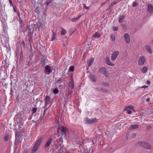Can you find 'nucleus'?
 Returning a JSON list of instances; mask_svg holds the SVG:
<instances>
[{
  "mask_svg": "<svg viewBox=\"0 0 153 153\" xmlns=\"http://www.w3.org/2000/svg\"><path fill=\"white\" fill-rule=\"evenodd\" d=\"M42 141V138L41 137L36 141L33 148L32 153H35L36 151Z\"/></svg>",
  "mask_w": 153,
  "mask_h": 153,
  "instance_id": "nucleus-1",
  "label": "nucleus"
},
{
  "mask_svg": "<svg viewBox=\"0 0 153 153\" xmlns=\"http://www.w3.org/2000/svg\"><path fill=\"white\" fill-rule=\"evenodd\" d=\"M139 145L142 147L149 150L152 149V146L149 143L144 142H140L139 143Z\"/></svg>",
  "mask_w": 153,
  "mask_h": 153,
  "instance_id": "nucleus-2",
  "label": "nucleus"
},
{
  "mask_svg": "<svg viewBox=\"0 0 153 153\" xmlns=\"http://www.w3.org/2000/svg\"><path fill=\"white\" fill-rule=\"evenodd\" d=\"M51 100V98L49 96H46L45 99V103L44 106L42 107L43 108H47V106L50 104Z\"/></svg>",
  "mask_w": 153,
  "mask_h": 153,
  "instance_id": "nucleus-3",
  "label": "nucleus"
},
{
  "mask_svg": "<svg viewBox=\"0 0 153 153\" xmlns=\"http://www.w3.org/2000/svg\"><path fill=\"white\" fill-rule=\"evenodd\" d=\"M99 72L104 75L107 77L108 76L109 74L108 71H107L106 68L105 67L100 68L99 70Z\"/></svg>",
  "mask_w": 153,
  "mask_h": 153,
  "instance_id": "nucleus-4",
  "label": "nucleus"
},
{
  "mask_svg": "<svg viewBox=\"0 0 153 153\" xmlns=\"http://www.w3.org/2000/svg\"><path fill=\"white\" fill-rule=\"evenodd\" d=\"M97 119L96 118H92L91 119L87 118L86 119V121L87 123L89 124L96 123L97 121Z\"/></svg>",
  "mask_w": 153,
  "mask_h": 153,
  "instance_id": "nucleus-5",
  "label": "nucleus"
},
{
  "mask_svg": "<svg viewBox=\"0 0 153 153\" xmlns=\"http://www.w3.org/2000/svg\"><path fill=\"white\" fill-rule=\"evenodd\" d=\"M125 110L126 111V112L128 114H131L132 113L131 110L134 111L133 106L131 105H129L127 106L125 108Z\"/></svg>",
  "mask_w": 153,
  "mask_h": 153,
  "instance_id": "nucleus-6",
  "label": "nucleus"
},
{
  "mask_svg": "<svg viewBox=\"0 0 153 153\" xmlns=\"http://www.w3.org/2000/svg\"><path fill=\"white\" fill-rule=\"evenodd\" d=\"M50 107H48V108H44V110L41 111V114L40 115L39 119L38 120V121H41L44 116L45 115V114L47 110L48 109L50 108Z\"/></svg>",
  "mask_w": 153,
  "mask_h": 153,
  "instance_id": "nucleus-7",
  "label": "nucleus"
},
{
  "mask_svg": "<svg viewBox=\"0 0 153 153\" xmlns=\"http://www.w3.org/2000/svg\"><path fill=\"white\" fill-rule=\"evenodd\" d=\"M69 129L66 127L64 126H62L61 128V136H63L64 134H65L68 131Z\"/></svg>",
  "mask_w": 153,
  "mask_h": 153,
  "instance_id": "nucleus-8",
  "label": "nucleus"
},
{
  "mask_svg": "<svg viewBox=\"0 0 153 153\" xmlns=\"http://www.w3.org/2000/svg\"><path fill=\"white\" fill-rule=\"evenodd\" d=\"M119 53V52L118 51H116L113 53L111 57V60L113 61H114L118 55Z\"/></svg>",
  "mask_w": 153,
  "mask_h": 153,
  "instance_id": "nucleus-9",
  "label": "nucleus"
},
{
  "mask_svg": "<svg viewBox=\"0 0 153 153\" xmlns=\"http://www.w3.org/2000/svg\"><path fill=\"white\" fill-rule=\"evenodd\" d=\"M146 62V60L144 56H141L140 58L138 63L139 65H143Z\"/></svg>",
  "mask_w": 153,
  "mask_h": 153,
  "instance_id": "nucleus-10",
  "label": "nucleus"
},
{
  "mask_svg": "<svg viewBox=\"0 0 153 153\" xmlns=\"http://www.w3.org/2000/svg\"><path fill=\"white\" fill-rule=\"evenodd\" d=\"M0 18H2L5 21L7 19V15L4 13L3 10H0Z\"/></svg>",
  "mask_w": 153,
  "mask_h": 153,
  "instance_id": "nucleus-11",
  "label": "nucleus"
},
{
  "mask_svg": "<svg viewBox=\"0 0 153 153\" xmlns=\"http://www.w3.org/2000/svg\"><path fill=\"white\" fill-rule=\"evenodd\" d=\"M45 73L48 74H49L52 72L51 68L48 65H47L45 68Z\"/></svg>",
  "mask_w": 153,
  "mask_h": 153,
  "instance_id": "nucleus-12",
  "label": "nucleus"
},
{
  "mask_svg": "<svg viewBox=\"0 0 153 153\" xmlns=\"http://www.w3.org/2000/svg\"><path fill=\"white\" fill-rule=\"evenodd\" d=\"M89 78L92 82H95L97 80L96 76L94 74H90Z\"/></svg>",
  "mask_w": 153,
  "mask_h": 153,
  "instance_id": "nucleus-13",
  "label": "nucleus"
},
{
  "mask_svg": "<svg viewBox=\"0 0 153 153\" xmlns=\"http://www.w3.org/2000/svg\"><path fill=\"white\" fill-rule=\"evenodd\" d=\"M125 40L126 43H129L130 42V38L128 34L126 33L124 35Z\"/></svg>",
  "mask_w": 153,
  "mask_h": 153,
  "instance_id": "nucleus-14",
  "label": "nucleus"
},
{
  "mask_svg": "<svg viewBox=\"0 0 153 153\" xmlns=\"http://www.w3.org/2000/svg\"><path fill=\"white\" fill-rule=\"evenodd\" d=\"M40 0H37V1L36 2L34 0H32V2L33 4L34 5V7L37 9L39 7V5L40 4V3L39 1Z\"/></svg>",
  "mask_w": 153,
  "mask_h": 153,
  "instance_id": "nucleus-15",
  "label": "nucleus"
},
{
  "mask_svg": "<svg viewBox=\"0 0 153 153\" xmlns=\"http://www.w3.org/2000/svg\"><path fill=\"white\" fill-rule=\"evenodd\" d=\"M52 140V138H50L48 139V141L45 143V145L44 146V149L47 148L49 147V146H50V145L51 142Z\"/></svg>",
  "mask_w": 153,
  "mask_h": 153,
  "instance_id": "nucleus-16",
  "label": "nucleus"
},
{
  "mask_svg": "<svg viewBox=\"0 0 153 153\" xmlns=\"http://www.w3.org/2000/svg\"><path fill=\"white\" fill-rule=\"evenodd\" d=\"M106 63L108 65L114 66V64L110 62V59L108 56H107L106 58Z\"/></svg>",
  "mask_w": 153,
  "mask_h": 153,
  "instance_id": "nucleus-17",
  "label": "nucleus"
},
{
  "mask_svg": "<svg viewBox=\"0 0 153 153\" xmlns=\"http://www.w3.org/2000/svg\"><path fill=\"white\" fill-rule=\"evenodd\" d=\"M145 48L147 51L149 53L151 54L152 53L151 48L150 46L146 45H145Z\"/></svg>",
  "mask_w": 153,
  "mask_h": 153,
  "instance_id": "nucleus-18",
  "label": "nucleus"
},
{
  "mask_svg": "<svg viewBox=\"0 0 153 153\" xmlns=\"http://www.w3.org/2000/svg\"><path fill=\"white\" fill-rule=\"evenodd\" d=\"M94 60L93 58H92L91 59H89L88 60L87 63L89 66H90L92 65L94 61Z\"/></svg>",
  "mask_w": 153,
  "mask_h": 153,
  "instance_id": "nucleus-19",
  "label": "nucleus"
},
{
  "mask_svg": "<svg viewBox=\"0 0 153 153\" xmlns=\"http://www.w3.org/2000/svg\"><path fill=\"white\" fill-rule=\"evenodd\" d=\"M147 10L149 13H152L153 11V7L152 5L149 4L147 7Z\"/></svg>",
  "mask_w": 153,
  "mask_h": 153,
  "instance_id": "nucleus-20",
  "label": "nucleus"
},
{
  "mask_svg": "<svg viewBox=\"0 0 153 153\" xmlns=\"http://www.w3.org/2000/svg\"><path fill=\"white\" fill-rule=\"evenodd\" d=\"M100 36V33H98L97 32H96L94 33L93 35L92 36L93 37H94L95 38H98Z\"/></svg>",
  "mask_w": 153,
  "mask_h": 153,
  "instance_id": "nucleus-21",
  "label": "nucleus"
},
{
  "mask_svg": "<svg viewBox=\"0 0 153 153\" xmlns=\"http://www.w3.org/2000/svg\"><path fill=\"white\" fill-rule=\"evenodd\" d=\"M139 127L138 125H131L129 127V129H135Z\"/></svg>",
  "mask_w": 153,
  "mask_h": 153,
  "instance_id": "nucleus-22",
  "label": "nucleus"
},
{
  "mask_svg": "<svg viewBox=\"0 0 153 153\" xmlns=\"http://www.w3.org/2000/svg\"><path fill=\"white\" fill-rule=\"evenodd\" d=\"M126 17L124 15H122L120 16L119 18V22L120 23L122 22L123 20L125 19Z\"/></svg>",
  "mask_w": 153,
  "mask_h": 153,
  "instance_id": "nucleus-23",
  "label": "nucleus"
},
{
  "mask_svg": "<svg viewBox=\"0 0 153 153\" xmlns=\"http://www.w3.org/2000/svg\"><path fill=\"white\" fill-rule=\"evenodd\" d=\"M25 44L24 41H22L20 45V48L21 50H22V48H25Z\"/></svg>",
  "mask_w": 153,
  "mask_h": 153,
  "instance_id": "nucleus-24",
  "label": "nucleus"
},
{
  "mask_svg": "<svg viewBox=\"0 0 153 153\" xmlns=\"http://www.w3.org/2000/svg\"><path fill=\"white\" fill-rule=\"evenodd\" d=\"M23 52L22 51V50H21L20 53V59H19V61L20 62H22L23 61Z\"/></svg>",
  "mask_w": 153,
  "mask_h": 153,
  "instance_id": "nucleus-25",
  "label": "nucleus"
},
{
  "mask_svg": "<svg viewBox=\"0 0 153 153\" xmlns=\"http://www.w3.org/2000/svg\"><path fill=\"white\" fill-rule=\"evenodd\" d=\"M56 33L53 31L52 37L51 39V41H53L55 39L56 37Z\"/></svg>",
  "mask_w": 153,
  "mask_h": 153,
  "instance_id": "nucleus-26",
  "label": "nucleus"
},
{
  "mask_svg": "<svg viewBox=\"0 0 153 153\" xmlns=\"http://www.w3.org/2000/svg\"><path fill=\"white\" fill-rule=\"evenodd\" d=\"M148 71V69L146 67L144 66L142 69V71L143 73H146Z\"/></svg>",
  "mask_w": 153,
  "mask_h": 153,
  "instance_id": "nucleus-27",
  "label": "nucleus"
},
{
  "mask_svg": "<svg viewBox=\"0 0 153 153\" xmlns=\"http://www.w3.org/2000/svg\"><path fill=\"white\" fill-rule=\"evenodd\" d=\"M70 94V93H66L65 94V96L66 98H65L64 101L65 103H66L67 102V99Z\"/></svg>",
  "mask_w": 153,
  "mask_h": 153,
  "instance_id": "nucleus-28",
  "label": "nucleus"
},
{
  "mask_svg": "<svg viewBox=\"0 0 153 153\" xmlns=\"http://www.w3.org/2000/svg\"><path fill=\"white\" fill-rule=\"evenodd\" d=\"M81 16V15H79L77 17L73 19L72 20V22H76L80 19Z\"/></svg>",
  "mask_w": 153,
  "mask_h": 153,
  "instance_id": "nucleus-29",
  "label": "nucleus"
},
{
  "mask_svg": "<svg viewBox=\"0 0 153 153\" xmlns=\"http://www.w3.org/2000/svg\"><path fill=\"white\" fill-rule=\"evenodd\" d=\"M52 2L51 1H49L48 0H47L45 3L44 4V5L45 6H48L49 4H50Z\"/></svg>",
  "mask_w": 153,
  "mask_h": 153,
  "instance_id": "nucleus-30",
  "label": "nucleus"
},
{
  "mask_svg": "<svg viewBox=\"0 0 153 153\" xmlns=\"http://www.w3.org/2000/svg\"><path fill=\"white\" fill-rule=\"evenodd\" d=\"M80 149L82 151V152L81 151V152H82V153H91V151L89 150H84L82 151V150H81V149Z\"/></svg>",
  "mask_w": 153,
  "mask_h": 153,
  "instance_id": "nucleus-31",
  "label": "nucleus"
},
{
  "mask_svg": "<svg viewBox=\"0 0 153 153\" xmlns=\"http://www.w3.org/2000/svg\"><path fill=\"white\" fill-rule=\"evenodd\" d=\"M47 60L45 59H43L42 61V63L43 65H45L47 63Z\"/></svg>",
  "mask_w": 153,
  "mask_h": 153,
  "instance_id": "nucleus-32",
  "label": "nucleus"
},
{
  "mask_svg": "<svg viewBox=\"0 0 153 153\" xmlns=\"http://www.w3.org/2000/svg\"><path fill=\"white\" fill-rule=\"evenodd\" d=\"M74 66H71L69 69V71L71 72H73L74 71Z\"/></svg>",
  "mask_w": 153,
  "mask_h": 153,
  "instance_id": "nucleus-33",
  "label": "nucleus"
},
{
  "mask_svg": "<svg viewBox=\"0 0 153 153\" xmlns=\"http://www.w3.org/2000/svg\"><path fill=\"white\" fill-rule=\"evenodd\" d=\"M37 110V108H33L31 114H32V115H35L34 114L35 112H36Z\"/></svg>",
  "mask_w": 153,
  "mask_h": 153,
  "instance_id": "nucleus-34",
  "label": "nucleus"
},
{
  "mask_svg": "<svg viewBox=\"0 0 153 153\" xmlns=\"http://www.w3.org/2000/svg\"><path fill=\"white\" fill-rule=\"evenodd\" d=\"M8 138H9V135H6L5 136H4V140L5 141H7L8 140Z\"/></svg>",
  "mask_w": 153,
  "mask_h": 153,
  "instance_id": "nucleus-35",
  "label": "nucleus"
},
{
  "mask_svg": "<svg viewBox=\"0 0 153 153\" xmlns=\"http://www.w3.org/2000/svg\"><path fill=\"white\" fill-rule=\"evenodd\" d=\"M66 33V31L65 30H62L61 32V34L62 35H64Z\"/></svg>",
  "mask_w": 153,
  "mask_h": 153,
  "instance_id": "nucleus-36",
  "label": "nucleus"
},
{
  "mask_svg": "<svg viewBox=\"0 0 153 153\" xmlns=\"http://www.w3.org/2000/svg\"><path fill=\"white\" fill-rule=\"evenodd\" d=\"M59 92V90L57 88H55L53 90V93L54 94H57Z\"/></svg>",
  "mask_w": 153,
  "mask_h": 153,
  "instance_id": "nucleus-37",
  "label": "nucleus"
},
{
  "mask_svg": "<svg viewBox=\"0 0 153 153\" xmlns=\"http://www.w3.org/2000/svg\"><path fill=\"white\" fill-rule=\"evenodd\" d=\"M41 23L39 22H37L36 23L37 27V28H39L41 26Z\"/></svg>",
  "mask_w": 153,
  "mask_h": 153,
  "instance_id": "nucleus-38",
  "label": "nucleus"
},
{
  "mask_svg": "<svg viewBox=\"0 0 153 153\" xmlns=\"http://www.w3.org/2000/svg\"><path fill=\"white\" fill-rule=\"evenodd\" d=\"M30 59H29L27 60L26 62V65H27L29 66V64L30 63Z\"/></svg>",
  "mask_w": 153,
  "mask_h": 153,
  "instance_id": "nucleus-39",
  "label": "nucleus"
},
{
  "mask_svg": "<svg viewBox=\"0 0 153 153\" xmlns=\"http://www.w3.org/2000/svg\"><path fill=\"white\" fill-rule=\"evenodd\" d=\"M101 91L103 93H106L108 92V91L106 89L102 88Z\"/></svg>",
  "mask_w": 153,
  "mask_h": 153,
  "instance_id": "nucleus-40",
  "label": "nucleus"
},
{
  "mask_svg": "<svg viewBox=\"0 0 153 153\" xmlns=\"http://www.w3.org/2000/svg\"><path fill=\"white\" fill-rule=\"evenodd\" d=\"M111 39L113 41H114L115 39V36L113 35H111Z\"/></svg>",
  "mask_w": 153,
  "mask_h": 153,
  "instance_id": "nucleus-41",
  "label": "nucleus"
},
{
  "mask_svg": "<svg viewBox=\"0 0 153 153\" xmlns=\"http://www.w3.org/2000/svg\"><path fill=\"white\" fill-rule=\"evenodd\" d=\"M101 88H100L97 87L95 88V89L96 91L98 92H100L101 91Z\"/></svg>",
  "mask_w": 153,
  "mask_h": 153,
  "instance_id": "nucleus-42",
  "label": "nucleus"
},
{
  "mask_svg": "<svg viewBox=\"0 0 153 153\" xmlns=\"http://www.w3.org/2000/svg\"><path fill=\"white\" fill-rule=\"evenodd\" d=\"M83 8L85 9L88 10H89V7L86 6L85 4H83Z\"/></svg>",
  "mask_w": 153,
  "mask_h": 153,
  "instance_id": "nucleus-43",
  "label": "nucleus"
},
{
  "mask_svg": "<svg viewBox=\"0 0 153 153\" xmlns=\"http://www.w3.org/2000/svg\"><path fill=\"white\" fill-rule=\"evenodd\" d=\"M33 116H34V117H35V115H32V114H31L30 116L28 118V120H31L32 118L33 117Z\"/></svg>",
  "mask_w": 153,
  "mask_h": 153,
  "instance_id": "nucleus-44",
  "label": "nucleus"
},
{
  "mask_svg": "<svg viewBox=\"0 0 153 153\" xmlns=\"http://www.w3.org/2000/svg\"><path fill=\"white\" fill-rule=\"evenodd\" d=\"M118 30V28L116 27H114V26L113 27V30L114 31H116L117 30Z\"/></svg>",
  "mask_w": 153,
  "mask_h": 153,
  "instance_id": "nucleus-45",
  "label": "nucleus"
},
{
  "mask_svg": "<svg viewBox=\"0 0 153 153\" xmlns=\"http://www.w3.org/2000/svg\"><path fill=\"white\" fill-rule=\"evenodd\" d=\"M117 3L116 2L113 1L112 2L110 6L111 7H112L114 4H117Z\"/></svg>",
  "mask_w": 153,
  "mask_h": 153,
  "instance_id": "nucleus-46",
  "label": "nucleus"
},
{
  "mask_svg": "<svg viewBox=\"0 0 153 153\" xmlns=\"http://www.w3.org/2000/svg\"><path fill=\"white\" fill-rule=\"evenodd\" d=\"M137 5V3L136 2H134L133 3V7H136Z\"/></svg>",
  "mask_w": 153,
  "mask_h": 153,
  "instance_id": "nucleus-47",
  "label": "nucleus"
},
{
  "mask_svg": "<svg viewBox=\"0 0 153 153\" xmlns=\"http://www.w3.org/2000/svg\"><path fill=\"white\" fill-rule=\"evenodd\" d=\"M102 84L105 86H108L109 84L107 83H102Z\"/></svg>",
  "mask_w": 153,
  "mask_h": 153,
  "instance_id": "nucleus-48",
  "label": "nucleus"
},
{
  "mask_svg": "<svg viewBox=\"0 0 153 153\" xmlns=\"http://www.w3.org/2000/svg\"><path fill=\"white\" fill-rule=\"evenodd\" d=\"M100 135L99 134H97L96 135V139H99L100 137Z\"/></svg>",
  "mask_w": 153,
  "mask_h": 153,
  "instance_id": "nucleus-49",
  "label": "nucleus"
},
{
  "mask_svg": "<svg viewBox=\"0 0 153 153\" xmlns=\"http://www.w3.org/2000/svg\"><path fill=\"white\" fill-rule=\"evenodd\" d=\"M20 24L21 25V26L23 25V21L22 20H20V21H19Z\"/></svg>",
  "mask_w": 153,
  "mask_h": 153,
  "instance_id": "nucleus-50",
  "label": "nucleus"
},
{
  "mask_svg": "<svg viewBox=\"0 0 153 153\" xmlns=\"http://www.w3.org/2000/svg\"><path fill=\"white\" fill-rule=\"evenodd\" d=\"M57 145V143L55 141L53 142V144L52 145V146L54 147V146H56Z\"/></svg>",
  "mask_w": 153,
  "mask_h": 153,
  "instance_id": "nucleus-51",
  "label": "nucleus"
},
{
  "mask_svg": "<svg viewBox=\"0 0 153 153\" xmlns=\"http://www.w3.org/2000/svg\"><path fill=\"white\" fill-rule=\"evenodd\" d=\"M149 112L152 114H153V109H150L149 110Z\"/></svg>",
  "mask_w": 153,
  "mask_h": 153,
  "instance_id": "nucleus-52",
  "label": "nucleus"
},
{
  "mask_svg": "<svg viewBox=\"0 0 153 153\" xmlns=\"http://www.w3.org/2000/svg\"><path fill=\"white\" fill-rule=\"evenodd\" d=\"M71 88L72 89L74 87V84L73 82L71 83Z\"/></svg>",
  "mask_w": 153,
  "mask_h": 153,
  "instance_id": "nucleus-53",
  "label": "nucleus"
},
{
  "mask_svg": "<svg viewBox=\"0 0 153 153\" xmlns=\"http://www.w3.org/2000/svg\"><path fill=\"white\" fill-rule=\"evenodd\" d=\"M23 27V25L21 26V25H20V30H21L22 31H23L22 27Z\"/></svg>",
  "mask_w": 153,
  "mask_h": 153,
  "instance_id": "nucleus-54",
  "label": "nucleus"
},
{
  "mask_svg": "<svg viewBox=\"0 0 153 153\" xmlns=\"http://www.w3.org/2000/svg\"><path fill=\"white\" fill-rule=\"evenodd\" d=\"M20 14L19 13H18V15L19 16V21H20V20H22V19L20 17Z\"/></svg>",
  "mask_w": 153,
  "mask_h": 153,
  "instance_id": "nucleus-55",
  "label": "nucleus"
},
{
  "mask_svg": "<svg viewBox=\"0 0 153 153\" xmlns=\"http://www.w3.org/2000/svg\"><path fill=\"white\" fill-rule=\"evenodd\" d=\"M19 129V130H21L20 129L22 128V125H19L18 126Z\"/></svg>",
  "mask_w": 153,
  "mask_h": 153,
  "instance_id": "nucleus-56",
  "label": "nucleus"
},
{
  "mask_svg": "<svg viewBox=\"0 0 153 153\" xmlns=\"http://www.w3.org/2000/svg\"><path fill=\"white\" fill-rule=\"evenodd\" d=\"M150 98L149 97H148L147 99H146V101L147 102H148L149 101Z\"/></svg>",
  "mask_w": 153,
  "mask_h": 153,
  "instance_id": "nucleus-57",
  "label": "nucleus"
},
{
  "mask_svg": "<svg viewBox=\"0 0 153 153\" xmlns=\"http://www.w3.org/2000/svg\"><path fill=\"white\" fill-rule=\"evenodd\" d=\"M147 87V86H146V85H143V86H142V88H144V89L146 88Z\"/></svg>",
  "mask_w": 153,
  "mask_h": 153,
  "instance_id": "nucleus-58",
  "label": "nucleus"
},
{
  "mask_svg": "<svg viewBox=\"0 0 153 153\" xmlns=\"http://www.w3.org/2000/svg\"><path fill=\"white\" fill-rule=\"evenodd\" d=\"M20 131H22V132H25V129L24 128H22V129L20 130Z\"/></svg>",
  "mask_w": 153,
  "mask_h": 153,
  "instance_id": "nucleus-59",
  "label": "nucleus"
},
{
  "mask_svg": "<svg viewBox=\"0 0 153 153\" xmlns=\"http://www.w3.org/2000/svg\"><path fill=\"white\" fill-rule=\"evenodd\" d=\"M9 1H10V5L13 6L12 3L11 1V0H9Z\"/></svg>",
  "mask_w": 153,
  "mask_h": 153,
  "instance_id": "nucleus-60",
  "label": "nucleus"
},
{
  "mask_svg": "<svg viewBox=\"0 0 153 153\" xmlns=\"http://www.w3.org/2000/svg\"><path fill=\"white\" fill-rule=\"evenodd\" d=\"M147 83L148 84H150V81L149 80H148L147 81Z\"/></svg>",
  "mask_w": 153,
  "mask_h": 153,
  "instance_id": "nucleus-61",
  "label": "nucleus"
},
{
  "mask_svg": "<svg viewBox=\"0 0 153 153\" xmlns=\"http://www.w3.org/2000/svg\"><path fill=\"white\" fill-rule=\"evenodd\" d=\"M136 135V134H132V136L133 137H135Z\"/></svg>",
  "mask_w": 153,
  "mask_h": 153,
  "instance_id": "nucleus-62",
  "label": "nucleus"
},
{
  "mask_svg": "<svg viewBox=\"0 0 153 153\" xmlns=\"http://www.w3.org/2000/svg\"><path fill=\"white\" fill-rule=\"evenodd\" d=\"M31 121L33 123H35L36 122V121H34V120H32Z\"/></svg>",
  "mask_w": 153,
  "mask_h": 153,
  "instance_id": "nucleus-63",
  "label": "nucleus"
},
{
  "mask_svg": "<svg viewBox=\"0 0 153 153\" xmlns=\"http://www.w3.org/2000/svg\"><path fill=\"white\" fill-rule=\"evenodd\" d=\"M14 10L15 12H16V8H15L14 7Z\"/></svg>",
  "mask_w": 153,
  "mask_h": 153,
  "instance_id": "nucleus-64",
  "label": "nucleus"
}]
</instances>
